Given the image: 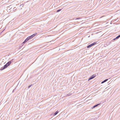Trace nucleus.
Instances as JSON below:
<instances>
[{
	"label": "nucleus",
	"instance_id": "obj_1",
	"mask_svg": "<svg viewBox=\"0 0 120 120\" xmlns=\"http://www.w3.org/2000/svg\"><path fill=\"white\" fill-rule=\"evenodd\" d=\"M10 60L9 62H8L4 66L2 67L0 69L1 70H2L6 68L12 62V60Z\"/></svg>",
	"mask_w": 120,
	"mask_h": 120
},
{
	"label": "nucleus",
	"instance_id": "obj_2",
	"mask_svg": "<svg viewBox=\"0 0 120 120\" xmlns=\"http://www.w3.org/2000/svg\"><path fill=\"white\" fill-rule=\"evenodd\" d=\"M97 42H94L90 44V45H88L87 46V48H89L91 47V46H92L95 45L96 44H97Z\"/></svg>",
	"mask_w": 120,
	"mask_h": 120
},
{
	"label": "nucleus",
	"instance_id": "obj_3",
	"mask_svg": "<svg viewBox=\"0 0 120 120\" xmlns=\"http://www.w3.org/2000/svg\"><path fill=\"white\" fill-rule=\"evenodd\" d=\"M96 75H93L89 78L88 80H90L96 77Z\"/></svg>",
	"mask_w": 120,
	"mask_h": 120
},
{
	"label": "nucleus",
	"instance_id": "obj_4",
	"mask_svg": "<svg viewBox=\"0 0 120 120\" xmlns=\"http://www.w3.org/2000/svg\"><path fill=\"white\" fill-rule=\"evenodd\" d=\"M32 38L31 37H30V36H29L28 37H27V38L25 39V41H28L30 39Z\"/></svg>",
	"mask_w": 120,
	"mask_h": 120
},
{
	"label": "nucleus",
	"instance_id": "obj_5",
	"mask_svg": "<svg viewBox=\"0 0 120 120\" xmlns=\"http://www.w3.org/2000/svg\"><path fill=\"white\" fill-rule=\"evenodd\" d=\"M71 95V93H69L68 94H67L64 96L65 97H67L70 96Z\"/></svg>",
	"mask_w": 120,
	"mask_h": 120
},
{
	"label": "nucleus",
	"instance_id": "obj_6",
	"mask_svg": "<svg viewBox=\"0 0 120 120\" xmlns=\"http://www.w3.org/2000/svg\"><path fill=\"white\" fill-rule=\"evenodd\" d=\"M120 37V34L116 37L113 40H114L116 39H118Z\"/></svg>",
	"mask_w": 120,
	"mask_h": 120
},
{
	"label": "nucleus",
	"instance_id": "obj_7",
	"mask_svg": "<svg viewBox=\"0 0 120 120\" xmlns=\"http://www.w3.org/2000/svg\"><path fill=\"white\" fill-rule=\"evenodd\" d=\"M99 105H100V104H97L96 105H94V106H93L92 107V109H93L95 108V107L97 106H98Z\"/></svg>",
	"mask_w": 120,
	"mask_h": 120
},
{
	"label": "nucleus",
	"instance_id": "obj_8",
	"mask_svg": "<svg viewBox=\"0 0 120 120\" xmlns=\"http://www.w3.org/2000/svg\"><path fill=\"white\" fill-rule=\"evenodd\" d=\"M108 80V79H106L104 80L103 81L101 82V83H104L106 82Z\"/></svg>",
	"mask_w": 120,
	"mask_h": 120
},
{
	"label": "nucleus",
	"instance_id": "obj_9",
	"mask_svg": "<svg viewBox=\"0 0 120 120\" xmlns=\"http://www.w3.org/2000/svg\"><path fill=\"white\" fill-rule=\"evenodd\" d=\"M59 112L58 111H56L55 113L53 115L54 116H55Z\"/></svg>",
	"mask_w": 120,
	"mask_h": 120
},
{
	"label": "nucleus",
	"instance_id": "obj_10",
	"mask_svg": "<svg viewBox=\"0 0 120 120\" xmlns=\"http://www.w3.org/2000/svg\"><path fill=\"white\" fill-rule=\"evenodd\" d=\"M82 18L81 17H78L76 19H75V20L79 19H81Z\"/></svg>",
	"mask_w": 120,
	"mask_h": 120
},
{
	"label": "nucleus",
	"instance_id": "obj_11",
	"mask_svg": "<svg viewBox=\"0 0 120 120\" xmlns=\"http://www.w3.org/2000/svg\"><path fill=\"white\" fill-rule=\"evenodd\" d=\"M61 9H60L58 10L57 11V12H59L60 11H61Z\"/></svg>",
	"mask_w": 120,
	"mask_h": 120
},
{
	"label": "nucleus",
	"instance_id": "obj_12",
	"mask_svg": "<svg viewBox=\"0 0 120 120\" xmlns=\"http://www.w3.org/2000/svg\"><path fill=\"white\" fill-rule=\"evenodd\" d=\"M32 85V84L31 85H30L28 87V88H29Z\"/></svg>",
	"mask_w": 120,
	"mask_h": 120
},
{
	"label": "nucleus",
	"instance_id": "obj_13",
	"mask_svg": "<svg viewBox=\"0 0 120 120\" xmlns=\"http://www.w3.org/2000/svg\"><path fill=\"white\" fill-rule=\"evenodd\" d=\"M37 33H35V34H33V35H34V36H35L36 35H37Z\"/></svg>",
	"mask_w": 120,
	"mask_h": 120
},
{
	"label": "nucleus",
	"instance_id": "obj_14",
	"mask_svg": "<svg viewBox=\"0 0 120 120\" xmlns=\"http://www.w3.org/2000/svg\"><path fill=\"white\" fill-rule=\"evenodd\" d=\"M25 41H25H24L23 42V44L25 42H26L27 41Z\"/></svg>",
	"mask_w": 120,
	"mask_h": 120
},
{
	"label": "nucleus",
	"instance_id": "obj_15",
	"mask_svg": "<svg viewBox=\"0 0 120 120\" xmlns=\"http://www.w3.org/2000/svg\"><path fill=\"white\" fill-rule=\"evenodd\" d=\"M30 36V37H31L32 38H33L34 37L32 35H31V36Z\"/></svg>",
	"mask_w": 120,
	"mask_h": 120
},
{
	"label": "nucleus",
	"instance_id": "obj_16",
	"mask_svg": "<svg viewBox=\"0 0 120 120\" xmlns=\"http://www.w3.org/2000/svg\"><path fill=\"white\" fill-rule=\"evenodd\" d=\"M22 6V7H23V5L22 4H21L20 5V7H21V6Z\"/></svg>",
	"mask_w": 120,
	"mask_h": 120
},
{
	"label": "nucleus",
	"instance_id": "obj_17",
	"mask_svg": "<svg viewBox=\"0 0 120 120\" xmlns=\"http://www.w3.org/2000/svg\"><path fill=\"white\" fill-rule=\"evenodd\" d=\"M52 41H50L49 42H52Z\"/></svg>",
	"mask_w": 120,
	"mask_h": 120
},
{
	"label": "nucleus",
	"instance_id": "obj_18",
	"mask_svg": "<svg viewBox=\"0 0 120 120\" xmlns=\"http://www.w3.org/2000/svg\"><path fill=\"white\" fill-rule=\"evenodd\" d=\"M11 6H10L9 7V8H10L11 7Z\"/></svg>",
	"mask_w": 120,
	"mask_h": 120
},
{
	"label": "nucleus",
	"instance_id": "obj_19",
	"mask_svg": "<svg viewBox=\"0 0 120 120\" xmlns=\"http://www.w3.org/2000/svg\"><path fill=\"white\" fill-rule=\"evenodd\" d=\"M33 35V36L34 37V35H33H33Z\"/></svg>",
	"mask_w": 120,
	"mask_h": 120
}]
</instances>
